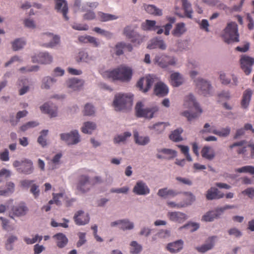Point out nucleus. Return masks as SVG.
I'll use <instances>...</instances> for the list:
<instances>
[{"label": "nucleus", "instance_id": "603ef678", "mask_svg": "<svg viewBox=\"0 0 254 254\" xmlns=\"http://www.w3.org/2000/svg\"><path fill=\"white\" fill-rule=\"evenodd\" d=\"M199 228V225L196 223H189L180 228V230H182L183 229H187L188 231L190 232H193L196 230H197Z\"/></svg>", "mask_w": 254, "mask_h": 254}, {"label": "nucleus", "instance_id": "0eeeda50", "mask_svg": "<svg viewBox=\"0 0 254 254\" xmlns=\"http://www.w3.org/2000/svg\"><path fill=\"white\" fill-rule=\"evenodd\" d=\"M40 40L41 46L46 48H52L59 43L60 37L51 33H45L40 35Z\"/></svg>", "mask_w": 254, "mask_h": 254}, {"label": "nucleus", "instance_id": "37998d69", "mask_svg": "<svg viewBox=\"0 0 254 254\" xmlns=\"http://www.w3.org/2000/svg\"><path fill=\"white\" fill-rule=\"evenodd\" d=\"M56 80L49 76L44 77L42 82L41 88L48 89L56 82Z\"/></svg>", "mask_w": 254, "mask_h": 254}, {"label": "nucleus", "instance_id": "f704fd0d", "mask_svg": "<svg viewBox=\"0 0 254 254\" xmlns=\"http://www.w3.org/2000/svg\"><path fill=\"white\" fill-rule=\"evenodd\" d=\"M178 194V192L173 190H169L167 188L160 189L157 193L159 196L163 197H174Z\"/></svg>", "mask_w": 254, "mask_h": 254}, {"label": "nucleus", "instance_id": "13d9d810", "mask_svg": "<svg viewBox=\"0 0 254 254\" xmlns=\"http://www.w3.org/2000/svg\"><path fill=\"white\" fill-rule=\"evenodd\" d=\"M130 136L131 133L129 132H125L123 135H119L116 136L114 139V142L118 143L121 142H123L126 140L127 138L130 137Z\"/></svg>", "mask_w": 254, "mask_h": 254}, {"label": "nucleus", "instance_id": "5701e85b", "mask_svg": "<svg viewBox=\"0 0 254 254\" xmlns=\"http://www.w3.org/2000/svg\"><path fill=\"white\" fill-rule=\"evenodd\" d=\"M216 238V236H212L209 237L208 239L207 243L202 245L200 247H196V250L200 253H205L207 251L212 249L214 246L215 240Z\"/></svg>", "mask_w": 254, "mask_h": 254}, {"label": "nucleus", "instance_id": "b1692460", "mask_svg": "<svg viewBox=\"0 0 254 254\" xmlns=\"http://www.w3.org/2000/svg\"><path fill=\"white\" fill-rule=\"evenodd\" d=\"M83 83L84 82L82 80L76 78L69 79L66 81L67 87L74 91L80 89L83 86Z\"/></svg>", "mask_w": 254, "mask_h": 254}, {"label": "nucleus", "instance_id": "3c124183", "mask_svg": "<svg viewBox=\"0 0 254 254\" xmlns=\"http://www.w3.org/2000/svg\"><path fill=\"white\" fill-rule=\"evenodd\" d=\"M130 252L132 254H138L142 250V246L136 241H132L130 243Z\"/></svg>", "mask_w": 254, "mask_h": 254}, {"label": "nucleus", "instance_id": "de8ad7c7", "mask_svg": "<svg viewBox=\"0 0 254 254\" xmlns=\"http://www.w3.org/2000/svg\"><path fill=\"white\" fill-rule=\"evenodd\" d=\"M169 124L167 123H158L153 125L150 128L153 129L156 133L159 134L162 132L165 129L166 127L169 126Z\"/></svg>", "mask_w": 254, "mask_h": 254}, {"label": "nucleus", "instance_id": "79ce46f5", "mask_svg": "<svg viewBox=\"0 0 254 254\" xmlns=\"http://www.w3.org/2000/svg\"><path fill=\"white\" fill-rule=\"evenodd\" d=\"M183 131V130L181 128L175 129L170 135L169 137L170 139L175 142L182 141L183 140V138L181 136V133Z\"/></svg>", "mask_w": 254, "mask_h": 254}, {"label": "nucleus", "instance_id": "f8f14e48", "mask_svg": "<svg viewBox=\"0 0 254 254\" xmlns=\"http://www.w3.org/2000/svg\"><path fill=\"white\" fill-rule=\"evenodd\" d=\"M242 69L246 75H249L252 71V67L254 64V58L247 55H243L240 59Z\"/></svg>", "mask_w": 254, "mask_h": 254}, {"label": "nucleus", "instance_id": "5fc2aeb1", "mask_svg": "<svg viewBox=\"0 0 254 254\" xmlns=\"http://www.w3.org/2000/svg\"><path fill=\"white\" fill-rule=\"evenodd\" d=\"M48 130H43L41 132V135L38 138V142L42 146H45L47 145V141L46 137L48 134Z\"/></svg>", "mask_w": 254, "mask_h": 254}, {"label": "nucleus", "instance_id": "8fccbe9b", "mask_svg": "<svg viewBox=\"0 0 254 254\" xmlns=\"http://www.w3.org/2000/svg\"><path fill=\"white\" fill-rule=\"evenodd\" d=\"M185 194L186 196L185 201L180 205L182 207L191 205L195 199V196L190 192H186Z\"/></svg>", "mask_w": 254, "mask_h": 254}, {"label": "nucleus", "instance_id": "4c0bfd02", "mask_svg": "<svg viewBox=\"0 0 254 254\" xmlns=\"http://www.w3.org/2000/svg\"><path fill=\"white\" fill-rule=\"evenodd\" d=\"M171 84L173 86L177 87L182 84L183 79L178 72H175L171 75Z\"/></svg>", "mask_w": 254, "mask_h": 254}, {"label": "nucleus", "instance_id": "4be33fe9", "mask_svg": "<svg viewBox=\"0 0 254 254\" xmlns=\"http://www.w3.org/2000/svg\"><path fill=\"white\" fill-rule=\"evenodd\" d=\"M17 170L25 174H30L33 171V163L30 160L25 159L23 161L21 167L17 168Z\"/></svg>", "mask_w": 254, "mask_h": 254}, {"label": "nucleus", "instance_id": "c9c22d12", "mask_svg": "<svg viewBox=\"0 0 254 254\" xmlns=\"http://www.w3.org/2000/svg\"><path fill=\"white\" fill-rule=\"evenodd\" d=\"M156 21L155 20H146L142 23L141 28L144 30H156L159 26H156Z\"/></svg>", "mask_w": 254, "mask_h": 254}, {"label": "nucleus", "instance_id": "393cba45", "mask_svg": "<svg viewBox=\"0 0 254 254\" xmlns=\"http://www.w3.org/2000/svg\"><path fill=\"white\" fill-rule=\"evenodd\" d=\"M119 225L120 228L123 230H130L133 228V224L127 220H120L113 222L111 223L112 227Z\"/></svg>", "mask_w": 254, "mask_h": 254}, {"label": "nucleus", "instance_id": "2eb2a0df", "mask_svg": "<svg viewBox=\"0 0 254 254\" xmlns=\"http://www.w3.org/2000/svg\"><path fill=\"white\" fill-rule=\"evenodd\" d=\"M55 9L58 12L63 14V15L66 20H68L67 16L68 12V6L67 2L65 0H55Z\"/></svg>", "mask_w": 254, "mask_h": 254}, {"label": "nucleus", "instance_id": "dca6fc26", "mask_svg": "<svg viewBox=\"0 0 254 254\" xmlns=\"http://www.w3.org/2000/svg\"><path fill=\"white\" fill-rule=\"evenodd\" d=\"M133 191L137 195H146L150 192V190L142 181H138L133 188Z\"/></svg>", "mask_w": 254, "mask_h": 254}, {"label": "nucleus", "instance_id": "a19ab883", "mask_svg": "<svg viewBox=\"0 0 254 254\" xmlns=\"http://www.w3.org/2000/svg\"><path fill=\"white\" fill-rule=\"evenodd\" d=\"M6 188L3 190H0V195H7L12 193L14 190L15 185L11 182H7L6 184Z\"/></svg>", "mask_w": 254, "mask_h": 254}, {"label": "nucleus", "instance_id": "9b49d317", "mask_svg": "<svg viewBox=\"0 0 254 254\" xmlns=\"http://www.w3.org/2000/svg\"><path fill=\"white\" fill-rule=\"evenodd\" d=\"M123 33L127 38L131 39V41L133 43L140 44L143 41V37L132 29L130 26H126L124 29Z\"/></svg>", "mask_w": 254, "mask_h": 254}, {"label": "nucleus", "instance_id": "09e8293b", "mask_svg": "<svg viewBox=\"0 0 254 254\" xmlns=\"http://www.w3.org/2000/svg\"><path fill=\"white\" fill-rule=\"evenodd\" d=\"M246 143L245 141L242 140L237 142H235L230 146V148H233L235 147H239L237 150V153L238 154H244L246 151V147L244 146V145Z\"/></svg>", "mask_w": 254, "mask_h": 254}, {"label": "nucleus", "instance_id": "f257e3e1", "mask_svg": "<svg viewBox=\"0 0 254 254\" xmlns=\"http://www.w3.org/2000/svg\"><path fill=\"white\" fill-rule=\"evenodd\" d=\"M104 78L113 80H121L123 81L129 80L132 76V70L130 68L124 65L111 70H106L102 73Z\"/></svg>", "mask_w": 254, "mask_h": 254}, {"label": "nucleus", "instance_id": "69168bd1", "mask_svg": "<svg viewBox=\"0 0 254 254\" xmlns=\"http://www.w3.org/2000/svg\"><path fill=\"white\" fill-rule=\"evenodd\" d=\"M126 44L124 43H120L116 46V54L118 56H120L123 54V49H125Z\"/></svg>", "mask_w": 254, "mask_h": 254}, {"label": "nucleus", "instance_id": "6e6d98bb", "mask_svg": "<svg viewBox=\"0 0 254 254\" xmlns=\"http://www.w3.org/2000/svg\"><path fill=\"white\" fill-rule=\"evenodd\" d=\"M53 198L52 200H51L49 202V204H52L54 203L56 204L57 205H60L61 204V201L59 200L60 198H62L63 197L64 194L62 193H53Z\"/></svg>", "mask_w": 254, "mask_h": 254}, {"label": "nucleus", "instance_id": "338daca9", "mask_svg": "<svg viewBox=\"0 0 254 254\" xmlns=\"http://www.w3.org/2000/svg\"><path fill=\"white\" fill-rule=\"evenodd\" d=\"M17 240V238L14 236H10L7 240L5 244V247L7 250H10L12 249L11 244Z\"/></svg>", "mask_w": 254, "mask_h": 254}, {"label": "nucleus", "instance_id": "052dcab7", "mask_svg": "<svg viewBox=\"0 0 254 254\" xmlns=\"http://www.w3.org/2000/svg\"><path fill=\"white\" fill-rule=\"evenodd\" d=\"M43 237L38 235H35L33 238L25 237L24 239V241L27 244H33L37 242H40L42 240Z\"/></svg>", "mask_w": 254, "mask_h": 254}, {"label": "nucleus", "instance_id": "4468645a", "mask_svg": "<svg viewBox=\"0 0 254 254\" xmlns=\"http://www.w3.org/2000/svg\"><path fill=\"white\" fill-rule=\"evenodd\" d=\"M194 81L199 94L204 96L209 94L211 87L208 81L200 78H198Z\"/></svg>", "mask_w": 254, "mask_h": 254}, {"label": "nucleus", "instance_id": "c756f323", "mask_svg": "<svg viewBox=\"0 0 254 254\" xmlns=\"http://www.w3.org/2000/svg\"><path fill=\"white\" fill-rule=\"evenodd\" d=\"M183 242L182 240H178L175 242L168 244L167 250L172 253H176L179 252L183 248Z\"/></svg>", "mask_w": 254, "mask_h": 254}, {"label": "nucleus", "instance_id": "9d476101", "mask_svg": "<svg viewBox=\"0 0 254 254\" xmlns=\"http://www.w3.org/2000/svg\"><path fill=\"white\" fill-rule=\"evenodd\" d=\"M53 58L48 52H40L32 57V61L34 63L47 64L53 62Z\"/></svg>", "mask_w": 254, "mask_h": 254}, {"label": "nucleus", "instance_id": "e2e57ef3", "mask_svg": "<svg viewBox=\"0 0 254 254\" xmlns=\"http://www.w3.org/2000/svg\"><path fill=\"white\" fill-rule=\"evenodd\" d=\"M11 175V172L9 170L6 169H2L0 170V182L4 179L9 177Z\"/></svg>", "mask_w": 254, "mask_h": 254}, {"label": "nucleus", "instance_id": "bf43d9fd", "mask_svg": "<svg viewBox=\"0 0 254 254\" xmlns=\"http://www.w3.org/2000/svg\"><path fill=\"white\" fill-rule=\"evenodd\" d=\"M95 113V110L94 107L90 104H86L84 107L83 114L85 116H91L93 115Z\"/></svg>", "mask_w": 254, "mask_h": 254}, {"label": "nucleus", "instance_id": "473e14b6", "mask_svg": "<svg viewBox=\"0 0 254 254\" xmlns=\"http://www.w3.org/2000/svg\"><path fill=\"white\" fill-rule=\"evenodd\" d=\"M144 7L145 11L150 14L156 16H161L162 15V10L157 8L154 5H145Z\"/></svg>", "mask_w": 254, "mask_h": 254}, {"label": "nucleus", "instance_id": "ddd939ff", "mask_svg": "<svg viewBox=\"0 0 254 254\" xmlns=\"http://www.w3.org/2000/svg\"><path fill=\"white\" fill-rule=\"evenodd\" d=\"M155 60L158 65L162 68H166L169 65H175L176 62L174 57L165 55L156 56Z\"/></svg>", "mask_w": 254, "mask_h": 254}, {"label": "nucleus", "instance_id": "a18cd8bd", "mask_svg": "<svg viewBox=\"0 0 254 254\" xmlns=\"http://www.w3.org/2000/svg\"><path fill=\"white\" fill-rule=\"evenodd\" d=\"M95 128V124L92 122H87L84 123L83 127H82V131L84 133L90 134Z\"/></svg>", "mask_w": 254, "mask_h": 254}, {"label": "nucleus", "instance_id": "680f3d73", "mask_svg": "<svg viewBox=\"0 0 254 254\" xmlns=\"http://www.w3.org/2000/svg\"><path fill=\"white\" fill-rule=\"evenodd\" d=\"M214 132L215 134L219 136L226 137L230 134V128L229 127H226L225 128H223L219 130H217V131H214Z\"/></svg>", "mask_w": 254, "mask_h": 254}, {"label": "nucleus", "instance_id": "7ed1b4c3", "mask_svg": "<svg viewBox=\"0 0 254 254\" xmlns=\"http://www.w3.org/2000/svg\"><path fill=\"white\" fill-rule=\"evenodd\" d=\"M184 106L186 108H192L198 113H190L189 111H185L182 113V115L186 117L188 121L191 122L197 118V117L202 113L201 109L199 107L198 103L195 101V100L192 94H190L187 96L185 99Z\"/></svg>", "mask_w": 254, "mask_h": 254}, {"label": "nucleus", "instance_id": "72a5a7b5", "mask_svg": "<svg viewBox=\"0 0 254 254\" xmlns=\"http://www.w3.org/2000/svg\"><path fill=\"white\" fill-rule=\"evenodd\" d=\"M220 216L219 211L217 209L215 211L208 212L206 214L203 216L202 220L206 222H211L214 220L215 218H218Z\"/></svg>", "mask_w": 254, "mask_h": 254}, {"label": "nucleus", "instance_id": "c85d7f7f", "mask_svg": "<svg viewBox=\"0 0 254 254\" xmlns=\"http://www.w3.org/2000/svg\"><path fill=\"white\" fill-rule=\"evenodd\" d=\"M166 45L162 40L154 38L150 41V43L147 46V48L149 49H153L156 48H159L162 50L166 49Z\"/></svg>", "mask_w": 254, "mask_h": 254}, {"label": "nucleus", "instance_id": "7c9ffc66", "mask_svg": "<svg viewBox=\"0 0 254 254\" xmlns=\"http://www.w3.org/2000/svg\"><path fill=\"white\" fill-rule=\"evenodd\" d=\"M186 31L185 23H178L176 25L175 28L172 32L173 36L177 37L181 36Z\"/></svg>", "mask_w": 254, "mask_h": 254}, {"label": "nucleus", "instance_id": "58836bf2", "mask_svg": "<svg viewBox=\"0 0 254 254\" xmlns=\"http://www.w3.org/2000/svg\"><path fill=\"white\" fill-rule=\"evenodd\" d=\"M98 18L101 21L106 22L117 19L118 18V16L111 14L99 12L98 13Z\"/></svg>", "mask_w": 254, "mask_h": 254}, {"label": "nucleus", "instance_id": "20e7f679", "mask_svg": "<svg viewBox=\"0 0 254 254\" xmlns=\"http://www.w3.org/2000/svg\"><path fill=\"white\" fill-rule=\"evenodd\" d=\"M133 96L130 94L118 93L115 96L113 106L116 111L130 108L132 105Z\"/></svg>", "mask_w": 254, "mask_h": 254}, {"label": "nucleus", "instance_id": "f03ea898", "mask_svg": "<svg viewBox=\"0 0 254 254\" xmlns=\"http://www.w3.org/2000/svg\"><path fill=\"white\" fill-rule=\"evenodd\" d=\"M101 182L102 180L100 177L96 176L90 180L89 176L81 175L77 179L76 189L81 193H85L88 191L94 185Z\"/></svg>", "mask_w": 254, "mask_h": 254}, {"label": "nucleus", "instance_id": "0e129e2a", "mask_svg": "<svg viewBox=\"0 0 254 254\" xmlns=\"http://www.w3.org/2000/svg\"><path fill=\"white\" fill-rule=\"evenodd\" d=\"M77 58L79 59L80 61L85 62H89L90 60V58L89 57L87 53L84 51L79 52Z\"/></svg>", "mask_w": 254, "mask_h": 254}, {"label": "nucleus", "instance_id": "aec40b11", "mask_svg": "<svg viewBox=\"0 0 254 254\" xmlns=\"http://www.w3.org/2000/svg\"><path fill=\"white\" fill-rule=\"evenodd\" d=\"M168 87L162 82H158L155 84L154 92L155 95L160 97H164L168 93Z\"/></svg>", "mask_w": 254, "mask_h": 254}, {"label": "nucleus", "instance_id": "1a4fd4ad", "mask_svg": "<svg viewBox=\"0 0 254 254\" xmlns=\"http://www.w3.org/2000/svg\"><path fill=\"white\" fill-rule=\"evenodd\" d=\"M60 136L61 139L68 145L76 144L80 140L79 134L76 130L71 131L70 133H61Z\"/></svg>", "mask_w": 254, "mask_h": 254}, {"label": "nucleus", "instance_id": "6e6552de", "mask_svg": "<svg viewBox=\"0 0 254 254\" xmlns=\"http://www.w3.org/2000/svg\"><path fill=\"white\" fill-rule=\"evenodd\" d=\"M158 80L157 77L154 75L149 74L140 78L137 83V86L143 92H147L151 87L153 83Z\"/></svg>", "mask_w": 254, "mask_h": 254}, {"label": "nucleus", "instance_id": "e433bc0d", "mask_svg": "<svg viewBox=\"0 0 254 254\" xmlns=\"http://www.w3.org/2000/svg\"><path fill=\"white\" fill-rule=\"evenodd\" d=\"M252 92L250 89H247L243 94V99L241 102V105L243 108L248 107L251 100Z\"/></svg>", "mask_w": 254, "mask_h": 254}, {"label": "nucleus", "instance_id": "49530a36", "mask_svg": "<svg viewBox=\"0 0 254 254\" xmlns=\"http://www.w3.org/2000/svg\"><path fill=\"white\" fill-rule=\"evenodd\" d=\"M0 220L2 221V227L4 230L9 232L15 229L14 225L11 224L7 219L2 217H0Z\"/></svg>", "mask_w": 254, "mask_h": 254}, {"label": "nucleus", "instance_id": "a878e982", "mask_svg": "<svg viewBox=\"0 0 254 254\" xmlns=\"http://www.w3.org/2000/svg\"><path fill=\"white\" fill-rule=\"evenodd\" d=\"M201 156L203 158L208 160H213L215 156L214 150L210 147L205 146L201 151Z\"/></svg>", "mask_w": 254, "mask_h": 254}, {"label": "nucleus", "instance_id": "423d86ee", "mask_svg": "<svg viewBox=\"0 0 254 254\" xmlns=\"http://www.w3.org/2000/svg\"><path fill=\"white\" fill-rule=\"evenodd\" d=\"M143 105L141 102H138L135 106L136 115L137 117H143L151 119L154 115L158 111L159 108L157 106L143 108Z\"/></svg>", "mask_w": 254, "mask_h": 254}, {"label": "nucleus", "instance_id": "cd10ccee", "mask_svg": "<svg viewBox=\"0 0 254 254\" xmlns=\"http://www.w3.org/2000/svg\"><path fill=\"white\" fill-rule=\"evenodd\" d=\"M53 238L56 239L57 245L59 248L64 247L67 244L68 239L63 233H58L55 235Z\"/></svg>", "mask_w": 254, "mask_h": 254}, {"label": "nucleus", "instance_id": "ea45409f", "mask_svg": "<svg viewBox=\"0 0 254 254\" xmlns=\"http://www.w3.org/2000/svg\"><path fill=\"white\" fill-rule=\"evenodd\" d=\"M182 2L186 16L189 18H191L192 10L191 4L188 2V0H182Z\"/></svg>", "mask_w": 254, "mask_h": 254}, {"label": "nucleus", "instance_id": "774afa93", "mask_svg": "<svg viewBox=\"0 0 254 254\" xmlns=\"http://www.w3.org/2000/svg\"><path fill=\"white\" fill-rule=\"evenodd\" d=\"M30 192L33 194L35 198H37L40 193L39 186L36 184H33L31 186Z\"/></svg>", "mask_w": 254, "mask_h": 254}, {"label": "nucleus", "instance_id": "4d7b16f0", "mask_svg": "<svg viewBox=\"0 0 254 254\" xmlns=\"http://www.w3.org/2000/svg\"><path fill=\"white\" fill-rule=\"evenodd\" d=\"M25 42L21 39H17L12 43V48L14 51H17L25 45Z\"/></svg>", "mask_w": 254, "mask_h": 254}, {"label": "nucleus", "instance_id": "6ab92c4d", "mask_svg": "<svg viewBox=\"0 0 254 254\" xmlns=\"http://www.w3.org/2000/svg\"><path fill=\"white\" fill-rule=\"evenodd\" d=\"M158 152L156 157L158 159H170L176 156V152L170 149H158Z\"/></svg>", "mask_w": 254, "mask_h": 254}, {"label": "nucleus", "instance_id": "864d4df0", "mask_svg": "<svg viewBox=\"0 0 254 254\" xmlns=\"http://www.w3.org/2000/svg\"><path fill=\"white\" fill-rule=\"evenodd\" d=\"M236 171L238 173H249L251 175H254V167L253 166H245L241 168H238Z\"/></svg>", "mask_w": 254, "mask_h": 254}, {"label": "nucleus", "instance_id": "39448f33", "mask_svg": "<svg viewBox=\"0 0 254 254\" xmlns=\"http://www.w3.org/2000/svg\"><path fill=\"white\" fill-rule=\"evenodd\" d=\"M223 38L224 41L228 44L239 42L238 26L235 22H231L227 24L224 30Z\"/></svg>", "mask_w": 254, "mask_h": 254}, {"label": "nucleus", "instance_id": "bb28decb", "mask_svg": "<svg viewBox=\"0 0 254 254\" xmlns=\"http://www.w3.org/2000/svg\"><path fill=\"white\" fill-rule=\"evenodd\" d=\"M27 210L28 208L24 203H20L18 205L14 206L11 209L12 214L16 216L25 215Z\"/></svg>", "mask_w": 254, "mask_h": 254}, {"label": "nucleus", "instance_id": "412c9836", "mask_svg": "<svg viewBox=\"0 0 254 254\" xmlns=\"http://www.w3.org/2000/svg\"><path fill=\"white\" fill-rule=\"evenodd\" d=\"M224 193L221 192L217 189L211 187L206 192V197L207 200L219 199L223 197Z\"/></svg>", "mask_w": 254, "mask_h": 254}, {"label": "nucleus", "instance_id": "a211bd4d", "mask_svg": "<svg viewBox=\"0 0 254 254\" xmlns=\"http://www.w3.org/2000/svg\"><path fill=\"white\" fill-rule=\"evenodd\" d=\"M74 219L75 223L78 225H83L89 221V215L85 214L83 211L80 210L74 215Z\"/></svg>", "mask_w": 254, "mask_h": 254}, {"label": "nucleus", "instance_id": "c03bdc74", "mask_svg": "<svg viewBox=\"0 0 254 254\" xmlns=\"http://www.w3.org/2000/svg\"><path fill=\"white\" fill-rule=\"evenodd\" d=\"M134 137L135 142L141 145H144L149 142L148 136H139L137 132H134Z\"/></svg>", "mask_w": 254, "mask_h": 254}, {"label": "nucleus", "instance_id": "2f4dec72", "mask_svg": "<svg viewBox=\"0 0 254 254\" xmlns=\"http://www.w3.org/2000/svg\"><path fill=\"white\" fill-rule=\"evenodd\" d=\"M40 109L43 113L49 114L51 117H56L57 115V108H52L48 103H45L40 107Z\"/></svg>", "mask_w": 254, "mask_h": 254}, {"label": "nucleus", "instance_id": "f3484780", "mask_svg": "<svg viewBox=\"0 0 254 254\" xmlns=\"http://www.w3.org/2000/svg\"><path fill=\"white\" fill-rule=\"evenodd\" d=\"M167 216L171 221L180 223L184 222L188 219L187 215L181 212H169Z\"/></svg>", "mask_w": 254, "mask_h": 254}]
</instances>
